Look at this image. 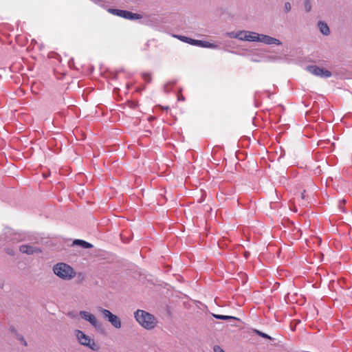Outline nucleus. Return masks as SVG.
Here are the masks:
<instances>
[{"label":"nucleus","instance_id":"nucleus-1","mask_svg":"<svg viewBox=\"0 0 352 352\" xmlns=\"http://www.w3.org/2000/svg\"><path fill=\"white\" fill-rule=\"evenodd\" d=\"M227 35L232 38H237L239 41L262 43L269 45H281L282 42L274 37L264 34H259L250 30H237L227 33Z\"/></svg>","mask_w":352,"mask_h":352},{"label":"nucleus","instance_id":"nucleus-2","mask_svg":"<svg viewBox=\"0 0 352 352\" xmlns=\"http://www.w3.org/2000/svg\"><path fill=\"white\" fill-rule=\"evenodd\" d=\"M74 335L77 342L83 346H85L92 351H98L100 349L99 344L96 341L94 336L86 333L85 331L76 329Z\"/></svg>","mask_w":352,"mask_h":352},{"label":"nucleus","instance_id":"nucleus-3","mask_svg":"<svg viewBox=\"0 0 352 352\" xmlns=\"http://www.w3.org/2000/svg\"><path fill=\"white\" fill-rule=\"evenodd\" d=\"M52 270L54 274L63 280H71L76 277V272L69 264L60 262L55 264Z\"/></svg>","mask_w":352,"mask_h":352},{"label":"nucleus","instance_id":"nucleus-4","mask_svg":"<svg viewBox=\"0 0 352 352\" xmlns=\"http://www.w3.org/2000/svg\"><path fill=\"white\" fill-rule=\"evenodd\" d=\"M134 316L140 325L147 330L153 329L157 324V320L154 316L143 310H137Z\"/></svg>","mask_w":352,"mask_h":352},{"label":"nucleus","instance_id":"nucleus-5","mask_svg":"<svg viewBox=\"0 0 352 352\" xmlns=\"http://www.w3.org/2000/svg\"><path fill=\"white\" fill-rule=\"evenodd\" d=\"M108 12L113 15L130 20H138L142 18V16L138 13H133L126 10L118 9H109Z\"/></svg>","mask_w":352,"mask_h":352},{"label":"nucleus","instance_id":"nucleus-6","mask_svg":"<svg viewBox=\"0 0 352 352\" xmlns=\"http://www.w3.org/2000/svg\"><path fill=\"white\" fill-rule=\"evenodd\" d=\"M100 312L102 314L104 318H106L113 327L116 329H120L122 327V322L118 316L104 309H102Z\"/></svg>","mask_w":352,"mask_h":352},{"label":"nucleus","instance_id":"nucleus-7","mask_svg":"<svg viewBox=\"0 0 352 352\" xmlns=\"http://www.w3.org/2000/svg\"><path fill=\"white\" fill-rule=\"evenodd\" d=\"M79 316L82 320L89 322L92 327L96 328L99 326L98 320L96 316L91 312L87 311H80L79 312Z\"/></svg>","mask_w":352,"mask_h":352},{"label":"nucleus","instance_id":"nucleus-8","mask_svg":"<svg viewBox=\"0 0 352 352\" xmlns=\"http://www.w3.org/2000/svg\"><path fill=\"white\" fill-rule=\"evenodd\" d=\"M307 69L311 74H313L316 76H319L321 77L328 78L330 77L331 74L329 71L324 69L323 68L318 67L317 66L311 65L307 67Z\"/></svg>","mask_w":352,"mask_h":352},{"label":"nucleus","instance_id":"nucleus-9","mask_svg":"<svg viewBox=\"0 0 352 352\" xmlns=\"http://www.w3.org/2000/svg\"><path fill=\"white\" fill-rule=\"evenodd\" d=\"M20 251L27 254H34L40 252V250L36 247L29 245H22L20 247Z\"/></svg>","mask_w":352,"mask_h":352},{"label":"nucleus","instance_id":"nucleus-10","mask_svg":"<svg viewBox=\"0 0 352 352\" xmlns=\"http://www.w3.org/2000/svg\"><path fill=\"white\" fill-rule=\"evenodd\" d=\"M193 45L206 48H217L215 43L207 41L195 40V41H193Z\"/></svg>","mask_w":352,"mask_h":352},{"label":"nucleus","instance_id":"nucleus-11","mask_svg":"<svg viewBox=\"0 0 352 352\" xmlns=\"http://www.w3.org/2000/svg\"><path fill=\"white\" fill-rule=\"evenodd\" d=\"M317 26L322 34L324 36H328L330 34V29L326 22L320 21L318 22Z\"/></svg>","mask_w":352,"mask_h":352},{"label":"nucleus","instance_id":"nucleus-12","mask_svg":"<svg viewBox=\"0 0 352 352\" xmlns=\"http://www.w3.org/2000/svg\"><path fill=\"white\" fill-rule=\"evenodd\" d=\"M74 244L80 245L84 248H89L91 247V245L90 243L82 240H75L74 241Z\"/></svg>","mask_w":352,"mask_h":352},{"label":"nucleus","instance_id":"nucleus-13","mask_svg":"<svg viewBox=\"0 0 352 352\" xmlns=\"http://www.w3.org/2000/svg\"><path fill=\"white\" fill-rule=\"evenodd\" d=\"M177 37L182 41L190 43L191 45H193V41H195V39H192L186 36H178Z\"/></svg>","mask_w":352,"mask_h":352},{"label":"nucleus","instance_id":"nucleus-14","mask_svg":"<svg viewBox=\"0 0 352 352\" xmlns=\"http://www.w3.org/2000/svg\"><path fill=\"white\" fill-rule=\"evenodd\" d=\"M213 316H214L215 318L221 319V320H226V319H230V318H232V319H236V318L232 317V316H223V315H219V314H213Z\"/></svg>","mask_w":352,"mask_h":352},{"label":"nucleus","instance_id":"nucleus-15","mask_svg":"<svg viewBox=\"0 0 352 352\" xmlns=\"http://www.w3.org/2000/svg\"><path fill=\"white\" fill-rule=\"evenodd\" d=\"M16 339L21 342V344L26 346L27 342L23 336L16 333Z\"/></svg>","mask_w":352,"mask_h":352},{"label":"nucleus","instance_id":"nucleus-16","mask_svg":"<svg viewBox=\"0 0 352 352\" xmlns=\"http://www.w3.org/2000/svg\"><path fill=\"white\" fill-rule=\"evenodd\" d=\"M292 8V5L289 2H286L284 4V10L286 11V12H289Z\"/></svg>","mask_w":352,"mask_h":352},{"label":"nucleus","instance_id":"nucleus-17","mask_svg":"<svg viewBox=\"0 0 352 352\" xmlns=\"http://www.w3.org/2000/svg\"><path fill=\"white\" fill-rule=\"evenodd\" d=\"M214 352H225L224 350L219 346H214Z\"/></svg>","mask_w":352,"mask_h":352},{"label":"nucleus","instance_id":"nucleus-18","mask_svg":"<svg viewBox=\"0 0 352 352\" xmlns=\"http://www.w3.org/2000/svg\"><path fill=\"white\" fill-rule=\"evenodd\" d=\"M260 335L262 336L264 338H270V337L267 335L265 334V333H260Z\"/></svg>","mask_w":352,"mask_h":352},{"label":"nucleus","instance_id":"nucleus-19","mask_svg":"<svg viewBox=\"0 0 352 352\" xmlns=\"http://www.w3.org/2000/svg\"><path fill=\"white\" fill-rule=\"evenodd\" d=\"M10 331H11L12 332L14 333H16V331H15V329H14V327H10Z\"/></svg>","mask_w":352,"mask_h":352},{"label":"nucleus","instance_id":"nucleus-20","mask_svg":"<svg viewBox=\"0 0 352 352\" xmlns=\"http://www.w3.org/2000/svg\"><path fill=\"white\" fill-rule=\"evenodd\" d=\"M310 9H311V6H306V10H307V11H309V10H310Z\"/></svg>","mask_w":352,"mask_h":352}]
</instances>
